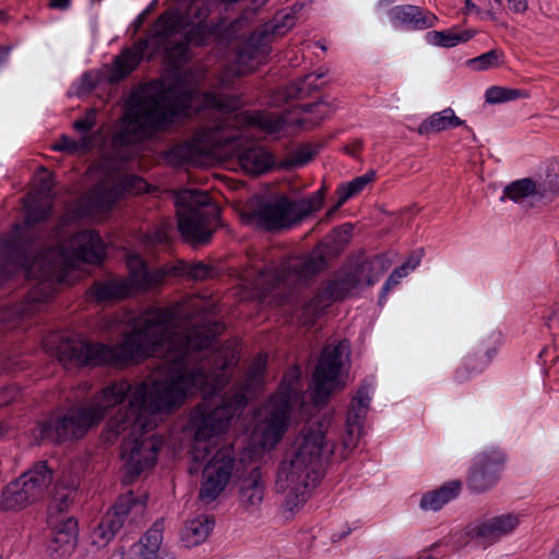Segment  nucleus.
Wrapping results in <instances>:
<instances>
[{"mask_svg":"<svg viewBox=\"0 0 559 559\" xmlns=\"http://www.w3.org/2000/svg\"><path fill=\"white\" fill-rule=\"evenodd\" d=\"M176 319L173 308H148L116 345L91 343L70 337H52L47 342L51 354L66 367H112L122 369L159 350L167 352V377L152 384L140 383L133 392L126 379L109 382L90 404L72 407L66 414L50 417L38 426L41 440L60 444L83 438L97 426L112 407L131 394L128 407L107 423L108 432H124L121 456L126 460V477L135 478L157 461L163 442L155 436L142 438L151 428V416L169 413L189 394L211 386L222 389L228 382L227 370L237 364L233 349L221 348L205 355L224 332L218 320H204L185 333L170 330Z\"/></svg>","mask_w":559,"mask_h":559,"instance_id":"nucleus-1","label":"nucleus"},{"mask_svg":"<svg viewBox=\"0 0 559 559\" xmlns=\"http://www.w3.org/2000/svg\"><path fill=\"white\" fill-rule=\"evenodd\" d=\"M50 212L51 205L48 203L27 205L24 223L15 224L0 240V287L19 275L38 281L20 302L8 307V314L0 317L2 320L32 316L57 292L62 250L56 247L41 248V233L35 226L46 221Z\"/></svg>","mask_w":559,"mask_h":559,"instance_id":"nucleus-2","label":"nucleus"},{"mask_svg":"<svg viewBox=\"0 0 559 559\" xmlns=\"http://www.w3.org/2000/svg\"><path fill=\"white\" fill-rule=\"evenodd\" d=\"M193 93L177 91L156 80L134 93L128 103L123 128L114 136V142L127 145L147 140L165 131L180 117H187L192 107Z\"/></svg>","mask_w":559,"mask_h":559,"instance_id":"nucleus-3","label":"nucleus"},{"mask_svg":"<svg viewBox=\"0 0 559 559\" xmlns=\"http://www.w3.org/2000/svg\"><path fill=\"white\" fill-rule=\"evenodd\" d=\"M353 224L336 226L317 247L302 259H284L281 262L263 257H249L243 278L250 283L262 297L273 289L289 286L300 280L319 273L331 258L338 255L349 242Z\"/></svg>","mask_w":559,"mask_h":559,"instance_id":"nucleus-4","label":"nucleus"},{"mask_svg":"<svg viewBox=\"0 0 559 559\" xmlns=\"http://www.w3.org/2000/svg\"><path fill=\"white\" fill-rule=\"evenodd\" d=\"M322 424L304 427L295 441V450L277 469L275 488L278 492L288 491L286 504L289 510L304 503L310 489L317 487L323 475V463L333 454Z\"/></svg>","mask_w":559,"mask_h":559,"instance_id":"nucleus-5","label":"nucleus"},{"mask_svg":"<svg viewBox=\"0 0 559 559\" xmlns=\"http://www.w3.org/2000/svg\"><path fill=\"white\" fill-rule=\"evenodd\" d=\"M178 230L192 246L211 241L214 227L219 222V209L206 191L183 189L176 195Z\"/></svg>","mask_w":559,"mask_h":559,"instance_id":"nucleus-6","label":"nucleus"},{"mask_svg":"<svg viewBox=\"0 0 559 559\" xmlns=\"http://www.w3.org/2000/svg\"><path fill=\"white\" fill-rule=\"evenodd\" d=\"M247 405L243 394H235L228 401L216 406L206 402L198 404L191 412L189 427L194 431V444L191 451L194 461H202L210 454L207 441L224 432L230 420L240 416Z\"/></svg>","mask_w":559,"mask_h":559,"instance_id":"nucleus-7","label":"nucleus"},{"mask_svg":"<svg viewBox=\"0 0 559 559\" xmlns=\"http://www.w3.org/2000/svg\"><path fill=\"white\" fill-rule=\"evenodd\" d=\"M145 509L146 497H136L131 490L119 496L93 530L92 544L98 547L106 546L127 521L129 524L138 522L143 516Z\"/></svg>","mask_w":559,"mask_h":559,"instance_id":"nucleus-8","label":"nucleus"},{"mask_svg":"<svg viewBox=\"0 0 559 559\" xmlns=\"http://www.w3.org/2000/svg\"><path fill=\"white\" fill-rule=\"evenodd\" d=\"M204 106L219 111L222 115H233L227 124L236 129L242 127H258L269 133H275L282 129V121L272 114L265 111H238L242 103L240 97L225 95L216 92H205Z\"/></svg>","mask_w":559,"mask_h":559,"instance_id":"nucleus-9","label":"nucleus"},{"mask_svg":"<svg viewBox=\"0 0 559 559\" xmlns=\"http://www.w3.org/2000/svg\"><path fill=\"white\" fill-rule=\"evenodd\" d=\"M209 449L213 450L211 445ZM209 456L211 457L203 469V481L199 491V499L204 503L216 500L226 488L235 466V450L231 444H227L216 450L213 455L210 452L206 459ZM199 462L202 463L203 460Z\"/></svg>","mask_w":559,"mask_h":559,"instance_id":"nucleus-10","label":"nucleus"},{"mask_svg":"<svg viewBox=\"0 0 559 559\" xmlns=\"http://www.w3.org/2000/svg\"><path fill=\"white\" fill-rule=\"evenodd\" d=\"M506 462L507 454L500 448L491 447L479 452L468 468L467 489L478 495L495 487L501 477Z\"/></svg>","mask_w":559,"mask_h":559,"instance_id":"nucleus-11","label":"nucleus"},{"mask_svg":"<svg viewBox=\"0 0 559 559\" xmlns=\"http://www.w3.org/2000/svg\"><path fill=\"white\" fill-rule=\"evenodd\" d=\"M347 349L348 346L342 342L323 348L312 374V400L314 404L324 405L329 401L333 391V383L343 364V356Z\"/></svg>","mask_w":559,"mask_h":559,"instance_id":"nucleus-12","label":"nucleus"},{"mask_svg":"<svg viewBox=\"0 0 559 559\" xmlns=\"http://www.w3.org/2000/svg\"><path fill=\"white\" fill-rule=\"evenodd\" d=\"M252 222L265 231L277 233L298 225L292 198L281 194L261 202L250 214Z\"/></svg>","mask_w":559,"mask_h":559,"instance_id":"nucleus-13","label":"nucleus"},{"mask_svg":"<svg viewBox=\"0 0 559 559\" xmlns=\"http://www.w3.org/2000/svg\"><path fill=\"white\" fill-rule=\"evenodd\" d=\"M502 335L499 332L483 337L473 352L465 356L461 366H459L453 374V379L457 383L468 381L474 374L483 372L492 361L501 345Z\"/></svg>","mask_w":559,"mask_h":559,"instance_id":"nucleus-14","label":"nucleus"},{"mask_svg":"<svg viewBox=\"0 0 559 559\" xmlns=\"http://www.w3.org/2000/svg\"><path fill=\"white\" fill-rule=\"evenodd\" d=\"M520 524L518 515L501 514L466 528L468 538L479 542L484 547L493 545L501 537L512 533Z\"/></svg>","mask_w":559,"mask_h":559,"instance_id":"nucleus-15","label":"nucleus"},{"mask_svg":"<svg viewBox=\"0 0 559 559\" xmlns=\"http://www.w3.org/2000/svg\"><path fill=\"white\" fill-rule=\"evenodd\" d=\"M69 248L72 257L87 264H99L106 257L105 243L94 229L78 231L70 238Z\"/></svg>","mask_w":559,"mask_h":559,"instance_id":"nucleus-16","label":"nucleus"},{"mask_svg":"<svg viewBox=\"0 0 559 559\" xmlns=\"http://www.w3.org/2000/svg\"><path fill=\"white\" fill-rule=\"evenodd\" d=\"M265 495V484L260 467H254L240 480L239 503L247 512L260 509Z\"/></svg>","mask_w":559,"mask_h":559,"instance_id":"nucleus-17","label":"nucleus"},{"mask_svg":"<svg viewBox=\"0 0 559 559\" xmlns=\"http://www.w3.org/2000/svg\"><path fill=\"white\" fill-rule=\"evenodd\" d=\"M390 265V260L384 254H376L358 262L348 273L356 287L372 286L379 282Z\"/></svg>","mask_w":559,"mask_h":559,"instance_id":"nucleus-18","label":"nucleus"},{"mask_svg":"<svg viewBox=\"0 0 559 559\" xmlns=\"http://www.w3.org/2000/svg\"><path fill=\"white\" fill-rule=\"evenodd\" d=\"M274 27L267 26L265 23L250 34L246 40L243 47L238 52V59L240 62L258 60L261 62L271 52V41L273 37Z\"/></svg>","mask_w":559,"mask_h":559,"instance_id":"nucleus-19","label":"nucleus"},{"mask_svg":"<svg viewBox=\"0 0 559 559\" xmlns=\"http://www.w3.org/2000/svg\"><path fill=\"white\" fill-rule=\"evenodd\" d=\"M270 406L271 409L266 418L265 430L272 432L274 438L280 440L286 432L292 411L289 393L278 392L271 399Z\"/></svg>","mask_w":559,"mask_h":559,"instance_id":"nucleus-20","label":"nucleus"},{"mask_svg":"<svg viewBox=\"0 0 559 559\" xmlns=\"http://www.w3.org/2000/svg\"><path fill=\"white\" fill-rule=\"evenodd\" d=\"M181 7L170 5L164 10L154 23V32L152 37L158 44H165L168 39L187 29Z\"/></svg>","mask_w":559,"mask_h":559,"instance_id":"nucleus-21","label":"nucleus"},{"mask_svg":"<svg viewBox=\"0 0 559 559\" xmlns=\"http://www.w3.org/2000/svg\"><path fill=\"white\" fill-rule=\"evenodd\" d=\"M147 48L148 38L143 37L136 40L131 48L122 50V52L115 58L110 81L119 82L127 78L140 63Z\"/></svg>","mask_w":559,"mask_h":559,"instance_id":"nucleus-22","label":"nucleus"},{"mask_svg":"<svg viewBox=\"0 0 559 559\" xmlns=\"http://www.w3.org/2000/svg\"><path fill=\"white\" fill-rule=\"evenodd\" d=\"M90 293L97 302H117L131 297V283L124 278L96 281L90 287Z\"/></svg>","mask_w":559,"mask_h":559,"instance_id":"nucleus-23","label":"nucleus"},{"mask_svg":"<svg viewBox=\"0 0 559 559\" xmlns=\"http://www.w3.org/2000/svg\"><path fill=\"white\" fill-rule=\"evenodd\" d=\"M35 501V497L17 477L2 489L0 508L5 512H16Z\"/></svg>","mask_w":559,"mask_h":559,"instance_id":"nucleus-24","label":"nucleus"},{"mask_svg":"<svg viewBox=\"0 0 559 559\" xmlns=\"http://www.w3.org/2000/svg\"><path fill=\"white\" fill-rule=\"evenodd\" d=\"M19 478L26 485L35 499L39 500L51 485L53 472L48 467L47 462L38 461Z\"/></svg>","mask_w":559,"mask_h":559,"instance_id":"nucleus-25","label":"nucleus"},{"mask_svg":"<svg viewBox=\"0 0 559 559\" xmlns=\"http://www.w3.org/2000/svg\"><path fill=\"white\" fill-rule=\"evenodd\" d=\"M462 489L460 480H451L443 484L438 489L426 492L419 502L425 511H439L444 504L455 499Z\"/></svg>","mask_w":559,"mask_h":559,"instance_id":"nucleus-26","label":"nucleus"},{"mask_svg":"<svg viewBox=\"0 0 559 559\" xmlns=\"http://www.w3.org/2000/svg\"><path fill=\"white\" fill-rule=\"evenodd\" d=\"M239 163L246 173L259 176L273 167L274 158L263 147H249L240 154Z\"/></svg>","mask_w":559,"mask_h":559,"instance_id":"nucleus-27","label":"nucleus"},{"mask_svg":"<svg viewBox=\"0 0 559 559\" xmlns=\"http://www.w3.org/2000/svg\"><path fill=\"white\" fill-rule=\"evenodd\" d=\"M465 126V121L459 118L450 107L430 115L418 127V133L428 135L450 128Z\"/></svg>","mask_w":559,"mask_h":559,"instance_id":"nucleus-28","label":"nucleus"},{"mask_svg":"<svg viewBox=\"0 0 559 559\" xmlns=\"http://www.w3.org/2000/svg\"><path fill=\"white\" fill-rule=\"evenodd\" d=\"M202 147L195 141H183L169 147L163 153V159L171 166L191 164L202 156Z\"/></svg>","mask_w":559,"mask_h":559,"instance_id":"nucleus-29","label":"nucleus"},{"mask_svg":"<svg viewBox=\"0 0 559 559\" xmlns=\"http://www.w3.org/2000/svg\"><path fill=\"white\" fill-rule=\"evenodd\" d=\"M167 272L159 269L155 271L148 270L144 264L133 270L126 282L131 283V296L136 292H146L152 287L162 284L165 281Z\"/></svg>","mask_w":559,"mask_h":559,"instance_id":"nucleus-30","label":"nucleus"},{"mask_svg":"<svg viewBox=\"0 0 559 559\" xmlns=\"http://www.w3.org/2000/svg\"><path fill=\"white\" fill-rule=\"evenodd\" d=\"M476 33L473 29H461L460 26H453L445 31H430L426 34V39L431 45L451 48L468 41Z\"/></svg>","mask_w":559,"mask_h":559,"instance_id":"nucleus-31","label":"nucleus"},{"mask_svg":"<svg viewBox=\"0 0 559 559\" xmlns=\"http://www.w3.org/2000/svg\"><path fill=\"white\" fill-rule=\"evenodd\" d=\"M356 288L350 274L347 273L340 280L323 283L318 289L325 299V305L331 306L336 300H344Z\"/></svg>","mask_w":559,"mask_h":559,"instance_id":"nucleus-32","label":"nucleus"},{"mask_svg":"<svg viewBox=\"0 0 559 559\" xmlns=\"http://www.w3.org/2000/svg\"><path fill=\"white\" fill-rule=\"evenodd\" d=\"M214 524L215 521L212 516L199 515L186 523L183 538L189 545L197 546L207 538Z\"/></svg>","mask_w":559,"mask_h":559,"instance_id":"nucleus-33","label":"nucleus"},{"mask_svg":"<svg viewBox=\"0 0 559 559\" xmlns=\"http://www.w3.org/2000/svg\"><path fill=\"white\" fill-rule=\"evenodd\" d=\"M325 188L322 187L316 192L301 198L292 199L294 212L298 222V225L312 213L319 211L324 202Z\"/></svg>","mask_w":559,"mask_h":559,"instance_id":"nucleus-34","label":"nucleus"},{"mask_svg":"<svg viewBox=\"0 0 559 559\" xmlns=\"http://www.w3.org/2000/svg\"><path fill=\"white\" fill-rule=\"evenodd\" d=\"M164 520H156L141 538L140 556L143 559L155 558L163 540Z\"/></svg>","mask_w":559,"mask_h":559,"instance_id":"nucleus-35","label":"nucleus"},{"mask_svg":"<svg viewBox=\"0 0 559 559\" xmlns=\"http://www.w3.org/2000/svg\"><path fill=\"white\" fill-rule=\"evenodd\" d=\"M219 24L213 20L204 23H192L185 33L186 40L194 47H203L210 44L211 38L216 34Z\"/></svg>","mask_w":559,"mask_h":559,"instance_id":"nucleus-36","label":"nucleus"},{"mask_svg":"<svg viewBox=\"0 0 559 559\" xmlns=\"http://www.w3.org/2000/svg\"><path fill=\"white\" fill-rule=\"evenodd\" d=\"M376 179V171L368 170L366 174L342 183L337 187L335 193L338 197V205H344L349 199L358 195L366 187Z\"/></svg>","mask_w":559,"mask_h":559,"instance_id":"nucleus-37","label":"nucleus"},{"mask_svg":"<svg viewBox=\"0 0 559 559\" xmlns=\"http://www.w3.org/2000/svg\"><path fill=\"white\" fill-rule=\"evenodd\" d=\"M328 307L329 305H325V299L318 289L317 293L300 307L298 320L302 325L312 328Z\"/></svg>","mask_w":559,"mask_h":559,"instance_id":"nucleus-38","label":"nucleus"},{"mask_svg":"<svg viewBox=\"0 0 559 559\" xmlns=\"http://www.w3.org/2000/svg\"><path fill=\"white\" fill-rule=\"evenodd\" d=\"M539 188L531 178L514 180L503 189L501 200L509 199L515 203L522 202L524 199L533 194H538Z\"/></svg>","mask_w":559,"mask_h":559,"instance_id":"nucleus-39","label":"nucleus"},{"mask_svg":"<svg viewBox=\"0 0 559 559\" xmlns=\"http://www.w3.org/2000/svg\"><path fill=\"white\" fill-rule=\"evenodd\" d=\"M76 537L72 533H62V531H53L48 544V551L53 559H61L69 556L76 546Z\"/></svg>","mask_w":559,"mask_h":559,"instance_id":"nucleus-40","label":"nucleus"},{"mask_svg":"<svg viewBox=\"0 0 559 559\" xmlns=\"http://www.w3.org/2000/svg\"><path fill=\"white\" fill-rule=\"evenodd\" d=\"M212 8V0H191L186 7L181 8L186 25L189 27L192 23L210 22L207 19Z\"/></svg>","mask_w":559,"mask_h":559,"instance_id":"nucleus-41","label":"nucleus"},{"mask_svg":"<svg viewBox=\"0 0 559 559\" xmlns=\"http://www.w3.org/2000/svg\"><path fill=\"white\" fill-rule=\"evenodd\" d=\"M369 391L367 386L358 389L354 396L350 407L347 413V425L348 426H360L361 420L365 418L369 403H370Z\"/></svg>","mask_w":559,"mask_h":559,"instance_id":"nucleus-42","label":"nucleus"},{"mask_svg":"<svg viewBox=\"0 0 559 559\" xmlns=\"http://www.w3.org/2000/svg\"><path fill=\"white\" fill-rule=\"evenodd\" d=\"M317 154L318 150L312 148L310 144L302 145L280 160L278 168L283 170L300 168L310 163Z\"/></svg>","mask_w":559,"mask_h":559,"instance_id":"nucleus-43","label":"nucleus"},{"mask_svg":"<svg viewBox=\"0 0 559 559\" xmlns=\"http://www.w3.org/2000/svg\"><path fill=\"white\" fill-rule=\"evenodd\" d=\"M485 97L489 104H501L519 98H527L528 92L520 88L491 86L486 91Z\"/></svg>","mask_w":559,"mask_h":559,"instance_id":"nucleus-44","label":"nucleus"},{"mask_svg":"<svg viewBox=\"0 0 559 559\" xmlns=\"http://www.w3.org/2000/svg\"><path fill=\"white\" fill-rule=\"evenodd\" d=\"M165 49V57L173 66H181L189 59V46L190 44L183 37L182 40L170 41L169 39L165 44H159Z\"/></svg>","mask_w":559,"mask_h":559,"instance_id":"nucleus-45","label":"nucleus"},{"mask_svg":"<svg viewBox=\"0 0 559 559\" xmlns=\"http://www.w3.org/2000/svg\"><path fill=\"white\" fill-rule=\"evenodd\" d=\"M180 274L193 281H205L213 275V267L204 262L183 263L180 267Z\"/></svg>","mask_w":559,"mask_h":559,"instance_id":"nucleus-46","label":"nucleus"},{"mask_svg":"<svg viewBox=\"0 0 559 559\" xmlns=\"http://www.w3.org/2000/svg\"><path fill=\"white\" fill-rule=\"evenodd\" d=\"M413 12H417V5H395L389 11V17L394 26L411 27L412 20L415 16Z\"/></svg>","mask_w":559,"mask_h":559,"instance_id":"nucleus-47","label":"nucleus"},{"mask_svg":"<svg viewBox=\"0 0 559 559\" xmlns=\"http://www.w3.org/2000/svg\"><path fill=\"white\" fill-rule=\"evenodd\" d=\"M503 52L501 50L492 49L476 58L469 59L468 64L477 71H485L495 68L500 63Z\"/></svg>","mask_w":559,"mask_h":559,"instance_id":"nucleus-48","label":"nucleus"},{"mask_svg":"<svg viewBox=\"0 0 559 559\" xmlns=\"http://www.w3.org/2000/svg\"><path fill=\"white\" fill-rule=\"evenodd\" d=\"M120 198H122L119 192V187L117 182L112 185L110 188L102 189L97 191L94 197V204L98 207L109 209Z\"/></svg>","mask_w":559,"mask_h":559,"instance_id":"nucleus-49","label":"nucleus"},{"mask_svg":"<svg viewBox=\"0 0 559 559\" xmlns=\"http://www.w3.org/2000/svg\"><path fill=\"white\" fill-rule=\"evenodd\" d=\"M117 185L122 197L124 193H141L147 187V182L136 175H127Z\"/></svg>","mask_w":559,"mask_h":559,"instance_id":"nucleus-50","label":"nucleus"},{"mask_svg":"<svg viewBox=\"0 0 559 559\" xmlns=\"http://www.w3.org/2000/svg\"><path fill=\"white\" fill-rule=\"evenodd\" d=\"M265 24L267 26L274 27V31H270L275 37L283 36L295 25V16L290 13H277L271 21L266 22Z\"/></svg>","mask_w":559,"mask_h":559,"instance_id":"nucleus-51","label":"nucleus"},{"mask_svg":"<svg viewBox=\"0 0 559 559\" xmlns=\"http://www.w3.org/2000/svg\"><path fill=\"white\" fill-rule=\"evenodd\" d=\"M414 16L412 20L411 28L414 29H427L433 27L438 22V17L430 11L424 10L417 7V12H413Z\"/></svg>","mask_w":559,"mask_h":559,"instance_id":"nucleus-52","label":"nucleus"},{"mask_svg":"<svg viewBox=\"0 0 559 559\" xmlns=\"http://www.w3.org/2000/svg\"><path fill=\"white\" fill-rule=\"evenodd\" d=\"M538 194L544 198L548 192L557 194L559 193V173L556 166H551L546 174V178L543 183L538 186Z\"/></svg>","mask_w":559,"mask_h":559,"instance_id":"nucleus-53","label":"nucleus"},{"mask_svg":"<svg viewBox=\"0 0 559 559\" xmlns=\"http://www.w3.org/2000/svg\"><path fill=\"white\" fill-rule=\"evenodd\" d=\"M96 115L97 111L95 108L87 109L84 117L73 122V128L80 133L90 132L96 124Z\"/></svg>","mask_w":559,"mask_h":559,"instance_id":"nucleus-54","label":"nucleus"},{"mask_svg":"<svg viewBox=\"0 0 559 559\" xmlns=\"http://www.w3.org/2000/svg\"><path fill=\"white\" fill-rule=\"evenodd\" d=\"M75 496V492H70L55 488L53 502L58 511L63 512L68 510L70 503L74 500Z\"/></svg>","mask_w":559,"mask_h":559,"instance_id":"nucleus-55","label":"nucleus"},{"mask_svg":"<svg viewBox=\"0 0 559 559\" xmlns=\"http://www.w3.org/2000/svg\"><path fill=\"white\" fill-rule=\"evenodd\" d=\"M80 480L78 476H73L70 473H63L56 481L55 488L70 492H75L79 488Z\"/></svg>","mask_w":559,"mask_h":559,"instance_id":"nucleus-56","label":"nucleus"},{"mask_svg":"<svg viewBox=\"0 0 559 559\" xmlns=\"http://www.w3.org/2000/svg\"><path fill=\"white\" fill-rule=\"evenodd\" d=\"M265 368H266V358L258 357L250 365L249 378L254 381L262 379Z\"/></svg>","mask_w":559,"mask_h":559,"instance_id":"nucleus-57","label":"nucleus"},{"mask_svg":"<svg viewBox=\"0 0 559 559\" xmlns=\"http://www.w3.org/2000/svg\"><path fill=\"white\" fill-rule=\"evenodd\" d=\"M503 10V0H487V10L483 12L484 17L497 21Z\"/></svg>","mask_w":559,"mask_h":559,"instance_id":"nucleus-58","label":"nucleus"},{"mask_svg":"<svg viewBox=\"0 0 559 559\" xmlns=\"http://www.w3.org/2000/svg\"><path fill=\"white\" fill-rule=\"evenodd\" d=\"M53 150L59 151V152L73 153L78 150V143L75 140H72V139L63 135L60 139V142L53 146Z\"/></svg>","mask_w":559,"mask_h":559,"instance_id":"nucleus-59","label":"nucleus"},{"mask_svg":"<svg viewBox=\"0 0 559 559\" xmlns=\"http://www.w3.org/2000/svg\"><path fill=\"white\" fill-rule=\"evenodd\" d=\"M55 531H62V533H72L73 537L78 538L79 527L78 521L74 518H69L63 521Z\"/></svg>","mask_w":559,"mask_h":559,"instance_id":"nucleus-60","label":"nucleus"},{"mask_svg":"<svg viewBox=\"0 0 559 559\" xmlns=\"http://www.w3.org/2000/svg\"><path fill=\"white\" fill-rule=\"evenodd\" d=\"M419 264V259H416L413 264L409 261H406L399 267L393 270V277L402 278L408 274L409 270H414Z\"/></svg>","mask_w":559,"mask_h":559,"instance_id":"nucleus-61","label":"nucleus"},{"mask_svg":"<svg viewBox=\"0 0 559 559\" xmlns=\"http://www.w3.org/2000/svg\"><path fill=\"white\" fill-rule=\"evenodd\" d=\"M547 325L549 329H558L559 330V301L555 304L551 309V312L548 317Z\"/></svg>","mask_w":559,"mask_h":559,"instance_id":"nucleus-62","label":"nucleus"},{"mask_svg":"<svg viewBox=\"0 0 559 559\" xmlns=\"http://www.w3.org/2000/svg\"><path fill=\"white\" fill-rule=\"evenodd\" d=\"M508 7L514 13H524L527 10V0H508Z\"/></svg>","mask_w":559,"mask_h":559,"instance_id":"nucleus-63","label":"nucleus"},{"mask_svg":"<svg viewBox=\"0 0 559 559\" xmlns=\"http://www.w3.org/2000/svg\"><path fill=\"white\" fill-rule=\"evenodd\" d=\"M342 205H338V199L336 203L324 214V216L317 223L316 228L321 225H326L334 217L335 213Z\"/></svg>","mask_w":559,"mask_h":559,"instance_id":"nucleus-64","label":"nucleus"}]
</instances>
